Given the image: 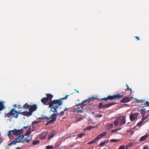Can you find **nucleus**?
<instances>
[{
    "label": "nucleus",
    "mask_w": 149,
    "mask_h": 149,
    "mask_svg": "<svg viewBox=\"0 0 149 149\" xmlns=\"http://www.w3.org/2000/svg\"><path fill=\"white\" fill-rule=\"evenodd\" d=\"M83 119L82 118H80L78 120H77V122H79V121H80L81 120H82Z\"/></svg>",
    "instance_id": "45"
},
{
    "label": "nucleus",
    "mask_w": 149,
    "mask_h": 149,
    "mask_svg": "<svg viewBox=\"0 0 149 149\" xmlns=\"http://www.w3.org/2000/svg\"><path fill=\"white\" fill-rule=\"evenodd\" d=\"M137 101L138 103H141L142 105H146V106L149 107V105H148V103H149V102L148 101H145L143 100H137Z\"/></svg>",
    "instance_id": "11"
},
{
    "label": "nucleus",
    "mask_w": 149,
    "mask_h": 149,
    "mask_svg": "<svg viewBox=\"0 0 149 149\" xmlns=\"http://www.w3.org/2000/svg\"><path fill=\"white\" fill-rule=\"evenodd\" d=\"M116 119H118L119 120V124L120 125H122L125 123L126 122L125 117L121 116L116 118Z\"/></svg>",
    "instance_id": "7"
},
{
    "label": "nucleus",
    "mask_w": 149,
    "mask_h": 149,
    "mask_svg": "<svg viewBox=\"0 0 149 149\" xmlns=\"http://www.w3.org/2000/svg\"><path fill=\"white\" fill-rule=\"evenodd\" d=\"M119 120L118 119H116L114 122V125L115 126H117L118 125Z\"/></svg>",
    "instance_id": "22"
},
{
    "label": "nucleus",
    "mask_w": 149,
    "mask_h": 149,
    "mask_svg": "<svg viewBox=\"0 0 149 149\" xmlns=\"http://www.w3.org/2000/svg\"><path fill=\"white\" fill-rule=\"evenodd\" d=\"M14 107H17V104H15V105H14Z\"/></svg>",
    "instance_id": "50"
},
{
    "label": "nucleus",
    "mask_w": 149,
    "mask_h": 149,
    "mask_svg": "<svg viewBox=\"0 0 149 149\" xmlns=\"http://www.w3.org/2000/svg\"><path fill=\"white\" fill-rule=\"evenodd\" d=\"M94 128H95V126H94Z\"/></svg>",
    "instance_id": "56"
},
{
    "label": "nucleus",
    "mask_w": 149,
    "mask_h": 149,
    "mask_svg": "<svg viewBox=\"0 0 149 149\" xmlns=\"http://www.w3.org/2000/svg\"><path fill=\"white\" fill-rule=\"evenodd\" d=\"M123 96V95H120V94H117L114 95L113 96L109 95L107 97L102 98L100 99L102 100L107 101L108 100H112L115 99H120L122 98Z\"/></svg>",
    "instance_id": "2"
},
{
    "label": "nucleus",
    "mask_w": 149,
    "mask_h": 149,
    "mask_svg": "<svg viewBox=\"0 0 149 149\" xmlns=\"http://www.w3.org/2000/svg\"><path fill=\"white\" fill-rule=\"evenodd\" d=\"M118 149H125V146H120Z\"/></svg>",
    "instance_id": "37"
},
{
    "label": "nucleus",
    "mask_w": 149,
    "mask_h": 149,
    "mask_svg": "<svg viewBox=\"0 0 149 149\" xmlns=\"http://www.w3.org/2000/svg\"><path fill=\"white\" fill-rule=\"evenodd\" d=\"M27 127H24L22 129H24Z\"/></svg>",
    "instance_id": "51"
},
{
    "label": "nucleus",
    "mask_w": 149,
    "mask_h": 149,
    "mask_svg": "<svg viewBox=\"0 0 149 149\" xmlns=\"http://www.w3.org/2000/svg\"><path fill=\"white\" fill-rule=\"evenodd\" d=\"M14 134L16 136H18L19 135L21 134L24 132L23 129H21L20 130L15 129L14 130Z\"/></svg>",
    "instance_id": "10"
},
{
    "label": "nucleus",
    "mask_w": 149,
    "mask_h": 149,
    "mask_svg": "<svg viewBox=\"0 0 149 149\" xmlns=\"http://www.w3.org/2000/svg\"><path fill=\"white\" fill-rule=\"evenodd\" d=\"M130 101V99L128 97H124L120 101L121 102L124 103Z\"/></svg>",
    "instance_id": "16"
},
{
    "label": "nucleus",
    "mask_w": 149,
    "mask_h": 149,
    "mask_svg": "<svg viewBox=\"0 0 149 149\" xmlns=\"http://www.w3.org/2000/svg\"><path fill=\"white\" fill-rule=\"evenodd\" d=\"M135 38H136L137 39V40H140V39L139 38V37L136 36L135 37Z\"/></svg>",
    "instance_id": "43"
},
{
    "label": "nucleus",
    "mask_w": 149,
    "mask_h": 149,
    "mask_svg": "<svg viewBox=\"0 0 149 149\" xmlns=\"http://www.w3.org/2000/svg\"><path fill=\"white\" fill-rule=\"evenodd\" d=\"M96 140H97V139H96V138H95V139H94L93 140L89 142L88 143V144H92L93 143L95 142Z\"/></svg>",
    "instance_id": "26"
},
{
    "label": "nucleus",
    "mask_w": 149,
    "mask_h": 149,
    "mask_svg": "<svg viewBox=\"0 0 149 149\" xmlns=\"http://www.w3.org/2000/svg\"><path fill=\"white\" fill-rule=\"evenodd\" d=\"M148 105H149V103H148ZM141 113L142 114V116L143 117L141 119V120L137 124V125L139 126H141L142 124L144 123V121L148 117V116H147L146 117H145L144 114H143V113H144L146 111H149V110H146V109L145 108L142 109L141 110Z\"/></svg>",
    "instance_id": "3"
},
{
    "label": "nucleus",
    "mask_w": 149,
    "mask_h": 149,
    "mask_svg": "<svg viewBox=\"0 0 149 149\" xmlns=\"http://www.w3.org/2000/svg\"><path fill=\"white\" fill-rule=\"evenodd\" d=\"M107 134V133L106 132H104L102 133L101 134H100L98 135L96 138L97 140H99L102 138V137L104 136H106Z\"/></svg>",
    "instance_id": "12"
},
{
    "label": "nucleus",
    "mask_w": 149,
    "mask_h": 149,
    "mask_svg": "<svg viewBox=\"0 0 149 149\" xmlns=\"http://www.w3.org/2000/svg\"><path fill=\"white\" fill-rule=\"evenodd\" d=\"M31 139H30L29 136H28L24 138V139L23 141H22V143H24L25 142L29 143Z\"/></svg>",
    "instance_id": "15"
},
{
    "label": "nucleus",
    "mask_w": 149,
    "mask_h": 149,
    "mask_svg": "<svg viewBox=\"0 0 149 149\" xmlns=\"http://www.w3.org/2000/svg\"><path fill=\"white\" fill-rule=\"evenodd\" d=\"M20 108L22 109V108H20L19 107H18V109H20Z\"/></svg>",
    "instance_id": "54"
},
{
    "label": "nucleus",
    "mask_w": 149,
    "mask_h": 149,
    "mask_svg": "<svg viewBox=\"0 0 149 149\" xmlns=\"http://www.w3.org/2000/svg\"><path fill=\"white\" fill-rule=\"evenodd\" d=\"M115 104V103H109L107 104H106V106H107V108H108V107H110L113 105H114Z\"/></svg>",
    "instance_id": "28"
},
{
    "label": "nucleus",
    "mask_w": 149,
    "mask_h": 149,
    "mask_svg": "<svg viewBox=\"0 0 149 149\" xmlns=\"http://www.w3.org/2000/svg\"><path fill=\"white\" fill-rule=\"evenodd\" d=\"M47 133L46 132H43L40 134V139H45L46 138Z\"/></svg>",
    "instance_id": "14"
},
{
    "label": "nucleus",
    "mask_w": 149,
    "mask_h": 149,
    "mask_svg": "<svg viewBox=\"0 0 149 149\" xmlns=\"http://www.w3.org/2000/svg\"><path fill=\"white\" fill-rule=\"evenodd\" d=\"M56 133V132L55 131H54L52 132H51L49 135L48 139H50Z\"/></svg>",
    "instance_id": "21"
},
{
    "label": "nucleus",
    "mask_w": 149,
    "mask_h": 149,
    "mask_svg": "<svg viewBox=\"0 0 149 149\" xmlns=\"http://www.w3.org/2000/svg\"><path fill=\"white\" fill-rule=\"evenodd\" d=\"M95 98L94 97H92L90 98H89L88 99V100H90V101L91 100H94Z\"/></svg>",
    "instance_id": "42"
},
{
    "label": "nucleus",
    "mask_w": 149,
    "mask_h": 149,
    "mask_svg": "<svg viewBox=\"0 0 149 149\" xmlns=\"http://www.w3.org/2000/svg\"><path fill=\"white\" fill-rule=\"evenodd\" d=\"M68 95H67L65 97L60 99H59L56 100V109L58 108V107L61 105L63 103V100L66 99Z\"/></svg>",
    "instance_id": "6"
},
{
    "label": "nucleus",
    "mask_w": 149,
    "mask_h": 149,
    "mask_svg": "<svg viewBox=\"0 0 149 149\" xmlns=\"http://www.w3.org/2000/svg\"><path fill=\"white\" fill-rule=\"evenodd\" d=\"M47 97L42 98L41 100V102H42L44 104L47 105L46 102L48 100L50 102L48 103L49 105V107L50 108L51 111L54 113L52 115H51L49 117H44L43 118L47 120H49V119H51L50 120L47 122L46 125H48L49 124L54 122L56 119V113H55L56 112V100H54L51 101L53 96L49 94H46Z\"/></svg>",
    "instance_id": "1"
},
{
    "label": "nucleus",
    "mask_w": 149,
    "mask_h": 149,
    "mask_svg": "<svg viewBox=\"0 0 149 149\" xmlns=\"http://www.w3.org/2000/svg\"><path fill=\"white\" fill-rule=\"evenodd\" d=\"M95 113V112H92V114H94Z\"/></svg>",
    "instance_id": "53"
},
{
    "label": "nucleus",
    "mask_w": 149,
    "mask_h": 149,
    "mask_svg": "<svg viewBox=\"0 0 149 149\" xmlns=\"http://www.w3.org/2000/svg\"><path fill=\"white\" fill-rule=\"evenodd\" d=\"M97 116L98 117L100 118L102 116V115L101 114H99L97 115Z\"/></svg>",
    "instance_id": "39"
},
{
    "label": "nucleus",
    "mask_w": 149,
    "mask_h": 149,
    "mask_svg": "<svg viewBox=\"0 0 149 149\" xmlns=\"http://www.w3.org/2000/svg\"><path fill=\"white\" fill-rule=\"evenodd\" d=\"M38 123V121H34L33 122H32V124L33 125H34L35 124H36Z\"/></svg>",
    "instance_id": "36"
},
{
    "label": "nucleus",
    "mask_w": 149,
    "mask_h": 149,
    "mask_svg": "<svg viewBox=\"0 0 149 149\" xmlns=\"http://www.w3.org/2000/svg\"><path fill=\"white\" fill-rule=\"evenodd\" d=\"M94 127L93 126H90L89 127H86V128L85 129V130H91V129L94 128Z\"/></svg>",
    "instance_id": "27"
},
{
    "label": "nucleus",
    "mask_w": 149,
    "mask_h": 149,
    "mask_svg": "<svg viewBox=\"0 0 149 149\" xmlns=\"http://www.w3.org/2000/svg\"><path fill=\"white\" fill-rule=\"evenodd\" d=\"M17 113L18 114V116L19 114H21L24 116H26L28 117L27 115V111H25L22 112H20V111H19L18 112L17 111Z\"/></svg>",
    "instance_id": "19"
},
{
    "label": "nucleus",
    "mask_w": 149,
    "mask_h": 149,
    "mask_svg": "<svg viewBox=\"0 0 149 149\" xmlns=\"http://www.w3.org/2000/svg\"><path fill=\"white\" fill-rule=\"evenodd\" d=\"M37 109V106L36 104L31 105L29 108V112H27V114L28 116H31L32 115V113L34 111H36Z\"/></svg>",
    "instance_id": "5"
},
{
    "label": "nucleus",
    "mask_w": 149,
    "mask_h": 149,
    "mask_svg": "<svg viewBox=\"0 0 149 149\" xmlns=\"http://www.w3.org/2000/svg\"><path fill=\"white\" fill-rule=\"evenodd\" d=\"M30 134L29 133H28L27 132L25 134V135H27V136H29V134Z\"/></svg>",
    "instance_id": "46"
},
{
    "label": "nucleus",
    "mask_w": 149,
    "mask_h": 149,
    "mask_svg": "<svg viewBox=\"0 0 149 149\" xmlns=\"http://www.w3.org/2000/svg\"><path fill=\"white\" fill-rule=\"evenodd\" d=\"M85 135L84 133H82L78 135L79 138H81Z\"/></svg>",
    "instance_id": "31"
},
{
    "label": "nucleus",
    "mask_w": 149,
    "mask_h": 149,
    "mask_svg": "<svg viewBox=\"0 0 149 149\" xmlns=\"http://www.w3.org/2000/svg\"><path fill=\"white\" fill-rule=\"evenodd\" d=\"M103 105L102 103H100V104L98 105V108L99 109H100L103 108Z\"/></svg>",
    "instance_id": "34"
},
{
    "label": "nucleus",
    "mask_w": 149,
    "mask_h": 149,
    "mask_svg": "<svg viewBox=\"0 0 149 149\" xmlns=\"http://www.w3.org/2000/svg\"><path fill=\"white\" fill-rule=\"evenodd\" d=\"M75 91H76L77 93H79V92L76 89H75Z\"/></svg>",
    "instance_id": "49"
},
{
    "label": "nucleus",
    "mask_w": 149,
    "mask_h": 149,
    "mask_svg": "<svg viewBox=\"0 0 149 149\" xmlns=\"http://www.w3.org/2000/svg\"><path fill=\"white\" fill-rule=\"evenodd\" d=\"M8 145L9 146H10L11 145H13V144L12 143V142L10 143H8Z\"/></svg>",
    "instance_id": "48"
},
{
    "label": "nucleus",
    "mask_w": 149,
    "mask_h": 149,
    "mask_svg": "<svg viewBox=\"0 0 149 149\" xmlns=\"http://www.w3.org/2000/svg\"><path fill=\"white\" fill-rule=\"evenodd\" d=\"M126 87H127V89H125L126 91H130L131 92L132 91V89L130 88L129 87V86L127 85H126Z\"/></svg>",
    "instance_id": "29"
},
{
    "label": "nucleus",
    "mask_w": 149,
    "mask_h": 149,
    "mask_svg": "<svg viewBox=\"0 0 149 149\" xmlns=\"http://www.w3.org/2000/svg\"><path fill=\"white\" fill-rule=\"evenodd\" d=\"M76 111L78 113L81 112V113H82L83 112V111L82 110H77Z\"/></svg>",
    "instance_id": "38"
},
{
    "label": "nucleus",
    "mask_w": 149,
    "mask_h": 149,
    "mask_svg": "<svg viewBox=\"0 0 149 149\" xmlns=\"http://www.w3.org/2000/svg\"><path fill=\"white\" fill-rule=\"evenodd\" d=\"M121 141V140L120 139H111L110 140V141L111 142H117Z\"/></svg>",
    "instance_id": "23"
},
{
    "label": "nucleus",
    "mask_w": 149,
    "mask_h": 149,
    "mask_svg": "<svg viewBox=\"0 0 149 149\" xmlns=\"http://www.w3.org/2000/svg\"><path fill=\"white\" fill-rule=\"evenodd\" d=\"M106 106V105L105 104V105H103V108H107V106Z\"/></svg>",
    "instance_id": "47"
},
{
    "label": "nucleus",
    "mask_w": 149,
    "mask_h": 149,
    "mask_svg": "<svg viewBox=\"0 0 149 149\" xmlns=\"http://www.w3.org/2000/svg\"><path fill=\"white\" fill-rule=\"evenodd\" d=\"M24 138V136L23 135H20L16 139L17 140L18 143L22 142L21 140Z\"/></svg>",
    "instance_id": "18"
},
{
    "label": "nucleus",
    "mask_w": 149,
    "mask_h": 149,
    "mask_svg": "<svg viewBox=\"0 0 149 149\" xmlns=\"http://www.w3.org/2000/svg\"><path fill=\"white\" fill-rule=\"evenodd\" d=\"M53 148L52 146H48L46 147V149H53Z\"/></svg>",
    "instance_id": "32"
},
{
    "label": "nucleus",
    "mask_w": 149,
    "mask_h": 149,
    "mask_svg": "<svg viewBox=\"0 0 149 149\" xmlns=\"http://www.w3.org/2000/svg\"><path fill=\"white\" fill-rule=\"evenodd\" d=\"M39 141L38 140H34L33 141L32 144L34 145H36L39 143Z\"/></svg>",
    "instance_id": "24"
},
{
    "label": "nucleus",
    "mask_w": 149,
    "mask_h": 149,
    "mask_svg": "<svg viewBox=\"0 0 149 149\" xmlns=\"http://www.w3.org/2000/svg\"><path fill=\"white\" fill-rule=\"evenodd\" d=\"M149 135V134L146 133L145 135L141 137L139 141L141 142L144 141L148 138Z\"/></svg>",
    "instance_id": "13"
},
{
    "label": "nucleus",
    "mask_w": 149,
    "mask_h": 149,
    "mask_svg": "<svg viewBox=\"0 0 149 149\" xmlns=\"http://www.w3.org/2000/svg\"><path fill=\"white\" fill-rule=\"evenodd\" d=\"M120 130V129H116L115 130H112L111 131V132H116V131H117V130Z\"/></svg>",
    "instance_id": "40"
},
{
    "label": "nucleus",
    "mask_w": 149,
    "mask_h": 149,
    "mask_svg": "<svg viewBox=\"0 0 149 149\" xmlns=\"http://www.w3.org/2000/svg\"><path fill=\"white\" fill-rule=\"evenodd\" d=\"M4 102L3 101H0V111L5 108V107L4 106L3 104Z\"/></svg>",
    "instance_id": "17"
},
{
    "label": "nucleus",
    "mask_w": 149,
    "mask_h": 149,
    "mask_svg": "<svg viewBox=\"0 0 149 149\" xmlns=\"http://www.w3.org/2000/svg\"><path fill=\"white\" fill-rule=\"evenodd\" d=\"M109 142V141L108 140H107L106 141L100 143V146H103L105 143H107Z\"/></svg>",
    "instance_id": "25"
},
{
    "label": "nucleus",
    "mask_w": 149,
    "mask_h": 149,
    "mask_svg": "<svg viewBox=\"0 0 149 149\" xmlns=\"http://www.w3.org/2000/svg\"><path fill=\"white\" fill-rule=\"evenodd\" d=\"M12 143L13 144L15 145L17 143H18L17 141V140L16 139L12 141Z\"/></svg>",
    "instance_id": "35"
},
{
    "label": "nucleus",
    "mask_w": 149,
    "mask_h": 149,
    "mask_svg": "<svg viewBox=\"0 0 149 149\" xmlns=\"http://www.w3.org/2000/svg\"><path fill=\"white\" fill-rule=\"evenodd\" d=\"M29 107V105L27 103H26L24 105L23 108H28Z\"/></svg>",
    "instance_id": "33"
},
{
    "label": "nucleus",
    "mask_w": 149,
    "mask_h": 149,
    "mask_svg": "<svg viewBox=\"0 0 149 149\" xmlns=\"http://www.w3.org/2000/svg\"><path fill=\"white\" fill-rule=\"evenodd\" d=\"M14 130H10L8 131V135H10L12 134H14Z\"/></svg>",
    "instance_id": "30"
},
{
    "label": "nucleus",
    "mask_w": 149,
    "mask_h": 149,
    "mask_svg": "<svg viewBox=\"0 0 149 149\" xmlns=\"http://www.w3.org/2000/svg\"><path fill=\"white\" fill-rule=\"evenodd\" d=\"M126 149H127V147L126 148Z\"/></svg>",
    "instance_id": "55"
},
{
    "label": "nucleus",
    "mask_w": 149,
    "mask_h": 149,
    "mask_svg": "<svg viewBox=\"0 0 149 149\" xmlns=\"http://www.w3.org/2000/svg\"><path fill=\"white\" fill-rule=\"evenodd\" d=\"M148 149V148L147 146H145L143 149Z\"/></svg>",
    "instance_id": "44"
},
{
    "label": "nucleus",
    "mask_w": 149,
    "mask_h": 149,
    "mask_svg": "<svg viewBox=\"0 0 149 149\" xmlns=\"http://www.w3.org/2000/svg\"><path fill=\"white\" fill-rule=\"evenodd\" d=\"M139 114V113H131L130 116V120L132 122L137 118V117Z\"/></svg>",
    "instance_id": "8"
},
{
    "label": "nucleus",
    "mask_w": 149,
    "mask_h": 149,
    "mask_svg": "<svg viewBox=\"0 0 149 149\" xmlns=\"http://www.w3.org/2000/svg\"><path fill=\"white\" fill-rule=\"evenodd\" d=\"M7 116L8 117H10L11 116L15 118H18L17 111L15 110L14 109H13L9 113H7Z\"/></svg>",
    "instance_id": "4"
},
{
    "label": "nucleus",
    "mask_w": 149,
    "mask_h": 149,
    "mask_svg": "<svg viewBox=\"0 0 149 149\" xmlns=\"http://www.w3.org/2000/svg\"><path fill=\"white\" fill-rule=\"evenodd\" d=\"M90 101V100L88 99L86 100H85L84 101H83L81 103H79L78 104H77L76 106H78L79 105H84V106L88 105L89 104Z\"/></svg>",
    "instance_id": "9"
},
{
    "label": "nucleus",
    "mask_w": 149,
    "mask_h": 149,
    "mask_svg": "<svg viewBox=\"0 0 149 149\" xmlns=\"http://www.w3.org/2000/svg\"><path fill=\"white\" fill-rule=\"evenodd\" d=\"M69 109V108L68 109L67 108H65L64 109V111H62L60 113H58L56 111V116L58 115H63L64 114V111H68Z\"/></svg>",
    "instance_id": "20"
},
{
    "label": "nucleus",
    "mask_w": 149,
    "mask_h": 149,
    "mask_svg": "<svg viewBox=\"0 0 149 149\" xmlns=\"http://www.w3.org/2000/svg\"><path fill=\"white\" fill-rule=\"evenodd\" d=\"M109 127H110L111 128H112L113 126V124H109Z\"/></svg>",
    "instance_id": "41"
},
{
    "label": "nucleus",
    "mask_w": 149,
    "mask_h": 149,
    "mask_svg": "<svg viewBox=\"0 0 149 149\" xmlns=\"http://www.w3.org/2000/svg\"><path fill=\"white\" fill-rule=\"evenodd\" d=\"M20 148L17 147L16 149H19Z\"/></svg>",
    "instance_id": "52"
}]
</instances>
